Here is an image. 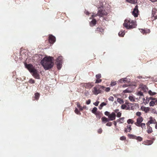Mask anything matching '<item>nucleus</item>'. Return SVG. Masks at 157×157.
Here are the masks:
<instances>
[{"label":"nucleus","instance_id":"nucleus-7","mask_svg":"<svg viewBox=\"0 0 157 157\" xmlns=\"http://www.w3.org/2000/svg\"><path fill=\"white\" fill-rule=\"evenodd\" d=\"M48 41L51 44H53L56 41V37L52 35H50L48 37Z\"/></svg>","mask_w":157,"mask_h":157},{"label":"nucleus","instance_id":"nucleus-57","mask_svg":"<svg viewBox=\"0 0 157 157\" xmlns=\"http://www.w3.org/2000/svg\"><path fill=\"white\" fill-rule=\"evenodd\" d=\"M91 102L90 100L89 99L86 101V104L87 105H89L90 104Z\"/></svg>","mask_w":157,"mask_h":157},{"label":"nucleus","instance_id":"nucleus-23","mask_svg":"<svg viewBox=\"0 0 157 157\" xmlns=\"http://www.w3.org/2000/svg\"><path fill=\"white\" fill-rule=\"evenodd\" d=\"M147 132L148 133L150 134L152 133L153 132L152 128L151 127H147Z\"/></svg>","mask_w":157,"mask_h":157},{"label":"nucleus","instance_id":"nucleus-44","mask_svg":"<svg viewBox=\"0 0 157 157\" xmlns=\"http://www.w3.org/2000/svg\"><path fill=\"white\" fill-rule=\"evenodd\" d=\"M124 83H128L130 81V80L129 79H128L126 78H124Z\"/></svg>","mask_w":157,"mask_h":157},{"label":"nucleus","instance_id":"nucleus-19","mask_svg":"<svg viewBox=\"0 0 157 157\" xmlns=\"http://www.w3.org/2000/svg\"><path fill=\"white\" fill-rule=\"evenodd\" d=\"M150 120L148 121L151 124H155L156 123L155 120L152 117H151L149 118Z\"/></svg>","mask_w":157,"mask_h":157},{"label":"nucleus","instance_id":"nucleus-31","mask_svg":"<svg viewBox=\"0 0 157 157\" xmlns=\"http://www.w3.org/2000/svg\"><path fill=\"white\" fill-rule=\"evenodd\" d=\"M107 105V103L105 102H102L100 105V106L99 107V109H102V108L103 106L105 105Z\"/></svg>","mask_w":157,"mask_h":157},{"label":"nucleus","instance_id":"nucleus-64","mask_svg":"<svg viewBox=\"0 0 157 157\" xmlns=\"http://www.w3.org/2000/svg\"><path fill=\"white\" fill-rule=\"evenodd\" d=\"M82 110H83L84 109H86V106H83L82 107Z\"/></svg>","mask_w":157,"mask_h":157},{"label":"nucleus","instance_id":"nucleus-46","mask_svg":"<svg viewBox=\"0 0 157 157\" xmlns=\"http://www.w3.org/2000/svg\"><path fill=\"white\" fill-rule=\"evenodd\" d=\"M150 110V108L149 107H145L144 111L145 113H147Z\"/></svg>","mask_w":157,"mask_h":157},{"label":"nucleus","instance_id":"nucleus-13","mask_svg":"<svg viewBox=\"0 0 157 157\" xmlns=\"http://www.w3.org/2000/svg\"><path fill=\"white\" fill-rule=\"evenodd\" d=\"M152 15L154 17V19L157 18V10L155 9H153L152 11Z\"/></svg>","mask_w":157,"mask_h":157},{"label":"nucleus","instance_id":"nucleus-42","mask_svg":"<svg viewBox=\"0 0 157 157\" xmlns=\"http://www.w3.org/2000/svg\"><path fill=\"white\" fill-rule=\"evenodd\" d=\"M96 79H98L100 78L101 77V75L100 74H98L96 75Z\"/></svg>","mask_w":157,"mask_h":157},{"label":"nucleus","instance_id":"nucleus-45","mask_svg":"<svg viewBox=\"0 0 157 157\" xmlns=\"http://www.w3.org/2000/svg\"><path fill=\"white\" fill-rule=\"evenodd\" d=\"M103 90H104L106 92H109L110 90V88L109 87H105L104 88Z\"/></svg>","mask_w":157,"mask_h":157},{"label":"nucleus","instance_id":"nucleus-25","mask_svg":"<svg viewBox=\"0 0 157 157\" xmlns=\"http://www.w3.org/2000/svg\"><path fill=\"white\" fill-rule=\"evenodd\" d=\"M130 88L128 87L126 89L124 90L123 91V93L124 94L126 93H129L131 92V91L130 90Z\"/></svg>","mask_w":157,"mask_h":157},{"label":"nucleus","instance_id":"nucleus-47","mask_svg":"<svg viewBox=\"0 0 157 157\" xmlns=\"http://www.w3.org/2000/svg\"><path fill=\"white\" fill-rule=\"evenodd\" d=\"M137 95L139 96H143V92L141 90V91H139L137 93Z\"/></svg>","mask_w":157,"mask_h":157},{"label":"nucleus","instance_id":"nucleus-37","mask_svg":"<svg viewBox=\"0 0 157 157\" xmlns=\"http://www.w3.org/2000/svg\"><path fill=\"white\" fill-rule=\"evenodd\" d=\"M77 106L79 109L80 110L82 111V106L80 105V104L79 102L77 103Z\"/></svg>","mask_w":157,"mask_h":157},{"label":"nucleus","instance_id":"nucleus-35","mask_svg":"<svg viewBox=\"0 0 157 157\" xmlns=\"http://www.w3.org/2000/svg\"><path fill=\"white\" fill-rule=\"evenodd\" d=\"M75 112L77 114L79 115L81 114V113H80V111L77 108H75Z\"/></svg>","mask_w":157,"mask_h":157},{"label":"nucleus","instance_id":"nucleus-27","mask_svg":"<svg viewBox=\"0 0 157 157\" xmlns=\"http://www.w3.org/2000/svg\"><path fill=\"white\" fill-rule=\"evenodd\" d=\"M147 88L145 86H144L141 88V91L143 92H145L147 91Z\"/></svg>","mask_w":157,"mask_h":157},{"label":"nucleus","instance_id":"nucleus-53","mask_svg":"<svg viewBox=\"0 0 157 157\" xmlns=\"http://www.w3.org/2000/svg\"><path fill=\"white\" fill-rule=\"evenodd\" d=\"M109 101H114V98L112 96H110L109 98Z\"/></svg>","mask_w":157,"mask_h":157},{"label":"nucleus","instance_id":"nucleus-61","mask_svg":"<svg viewBox=\"0 0 157 157\" xmlns=\"http://www.w3.org/2000/svg\"><path fill=\"white\" fill-rule=\"evenodd\" d=\"M85 13L87 15H89L90 14V13H89V12L86 10L85 11Z\"/></svg>","mask_w":157,"mask_h":157},{"label":"nucleus","instance_id":"nucleus-48","mask_svg":"<svg viewBox=\"0 0 157 157\" xmlns=\"http://www.w3.org/2000/svg\"><path fill=\"white\" fill-rule=\"evenodd\" d=\"M126 139V137L124 136H122L120 137V140H124Z\"/></svg>","mask_w":157,"mask_h":157},{"label":"nucleus","instance_id":"nucleus-63","mask_svg":"<svg viewBox=\"0 0 157 157\" xmlns=\"http://www.w3.org/2000/svg\"><path fill=\"white\" fill-rule=\"evenodd\" d=\"M151 124L149 122V121H148V122L146 123V125H147V127H149V126H149L150 124Z\"/></svg>","mask_w":157,"mask_h":157},{"label":"nucleus","instance_id":"nucleus-3","mask_svg":"<svg viewBox=\"0 0 157 157\" xmlns=\"http://www.w3.org/2000/svg\"><path fill=\"white\" fill-rule=\"evenodd\" d=\"M105 88V87L104 86H101L99 85H97L94 87L92 92L94 94L97 95L101 92V91L100 89L101 88L104 89Z\"/></svg>","mask_w":157,"mask_h":157},{"label":"nucleus","instance_id":"nucleus-6","mask_svg":"<svg viewBox=\"0 0 157 157\" xmlns=\"http://www.w3.org/2000/svg\"><path fill=\"white\" fill-rule=\"evenodd\" d=\"M25 66L30 71V73H32L33 71L35 69L33 67V65L31 64H27L25 63Z\"/></svg>","mask_w":157,"mask_h":157},{"label":"nucleus","instance_id":"nucleus-38","mask_svg":"<svg viewBox=\"0 0 157 157\" xmlns=\"http://www.w3.org/2000/svg\"><path fill=\"white\" fill-rule=\"evenodd\" d=\"M125 34L124 32L120 31L118 33L119 36H123Z\"/></svg>","mask_w":157,"mask_h":157},{"label":"nucleus","instance_id":"nucleus-11","mask_svg":"<svg viewBox=\"0 0 157 157\" xmlns=\"http://www.w3.org/2000/svg\"><path fill=\"white\" fill-rule=\"evenodd\" d=\"M98 16L102 17L104 15H106V12L100 8V9L98 10Z\"/></svg>","mask_w":157,"mask_h":157},{"label":"nucleus","instance_id":"nucleus-5","mask_svg":"<svg viewBox=\"0 0 157 157\" xmlns=\"http://www.w3.org/2000/svg\"><path fill=\"white\" fill-rule=\"evenodd\" d=\"M138 6L136 5L132 11V14L135 17H137L138 16L139 13V10H138Z\"/></svg>","mask_w":157,"mask_h":157},{"label":"nucleus","instance_id":"nucleus-30","mask_svg":"<svg viewBox=\"0 0 157 157\" xmlns=\"http://www.w3.org/2000/svg\"><path fill=\"white\" fill-rule=\"evenodd\" d=\"M146 125L144 123H141L140 124L139 126H137L138 127H141L142 128H146Z\"/></svg>","mask_w":157,"mask_h":157},{"label":"nucleus","instance_id":"nucleus-54","mask_svg":"<svg viewBox=\"0 0 157 157\" xmlns=\"http://www.w3.org/2000/svg\"><path fill=\"white\" fill-rule=\"evenodd\" d=\"M105 113V114L106 115V116H108V117H109V115H110V113L108 111H105V113Z\"/></svg>","mask_w":157,"mask_h":157},{"label":"nucleus","instance_id":"nucleus-1","mask_svg":"<svg viewBox=\"0 0 157 157\" xmlns=\"http://www.w3.org/2000/svg\"><path fill=\"white\" fill-rule=\"evenodd\" d=\"M52 59V58L50 57H45L41 61V63L45 70H49L53 67L54 63Z\"/></svg>","mask_w":157,"mask_h":157},{"label":"nucleus","instance_id":"nucleus-14","mask_svg":"<svg viewBox=\"0 0 157 157\" xmlns=\"http://www.w3.org/2000/svg\"><path fill=\"white\" fill-rule=\"evenodd\" d=\"M140 32L143 34H146L147 33H149L150 32V30L149 29H140Z\"/></svg>","mask_w":157,"mask_h":157},{"label":"nucleus","instance_id":"nucleus-34","mask_svg":"<svg viewBox=\"0 0 157 157\" xmlns=\"http://www.w3.org/2000/svg\"><path fill=\"white\" fill-rule=\"evenodd\" d=\"M129 100L133 102L135 101L134 97L132 96H130L129 97Z\"/></svg>","mask_w":157,"mask_h":157},{"label":"nucleus","instance_id":"nucleus-21","mask_svg":"<svg viewBox=\"0 0 157 157\" xmlns=\"http://www.w3.org/2000/svg\"><path fill=\"white\" fill-rule=\"evenodd\" d=\"M153 100L151 101L149 103V105L150 106H153L155 105H156L155 99H153Z\"/></svg>","mask_w":157,"mask_h":157},{"label":"nucleus","instance_id":"nucleus-50","mask_svg":"<svg viewBox=\"0 0 157 157\" xmlns=\"http://www.w3.org/2000/svg\"><path fill=\"white\" fill-rule=\"evenodd\" d=\"M121 113L120 112H118L117 113V116L118 117H121Z\"/></svg>","mask_w":157,"mask_h":157},{"label":"nucleus","instance_id":"nucleus-9","mask_svg":"<svg viewBox=\"0 0 157 157\" xmlns=\"http://www.w3.org/2000/svg\"><path fill=\"white\" fill-rule=\"evenodd\" d=\"M143 119L142 117H139L136 119V122L135 123V124L137 126H139L140 124L142 123Z\"/></svg>","mask_w":157,"mask_h":157},{"label":"nucleus","instance_id":"nucleus-4","mask_svg":"<svg viewBox=\"0 0 157 157\" xmlns=\"http://www.w3.org/2000/svg\"><path fill=\"white\" fill-rule=\"evenodd\" d=\"M62 62V56L59 57L56 59V64L57 65V68L59 69L61 67Z\"/></svg>","mask_w":157,"mask_h":157},{"label":"nucleus","instance_id":"nucleus-52","mask_svg":"<svg viewBox=\"0 0 157 157\" xmlns=\"http://www.w3.org/2000/svg\"><path fill=\"white\" fill-rule=\"evenodd\" d=\"M29 82L30 83H34L35 82V81L32 79H30L29 80Z\"/></svg>","mask_w":157,"mask_h":157},{"label":"nucleus","instance_id":"nucleus-55","mask_svg":"<svg viewBox=\"0 0 157 157\" xmlns=\"http://www.w3.org/2000/svg\"><path fill=\"white\" fill-rule=\"evenodd\" d=\"M112 125V123L111 122H109L108 123H107L106 125L107 126H111Z\"/></svg>","mask_w":157,"mask_h":157},{"label":"nucleus","instance_id":"nucleus-60","mask_svg":"<svg viewBox=\"0 0 157 157\" xmlns=\"http://www.w3.org/2000/svg\"><path fill=\"white\" fill-rule=\"evenodd\" d=\"M146 107H144V106H142L141 107V110H142V111H144V110H145V108Z\"/></svg>","mask_w":157,"mask_h":157},{"label":"nucleus","instance_id":"nucleus-41","mask_svg":"<svg viewBox=\"0 0 157 157\" xmlns=\"http://www.w3.org/2000/svg\"><path fill=\"white\" fill-rule=\"evenodd\" d=\"M102 81L101 79L99 78L98 79H97L95 82V83H98L101 82Z\"/></svg>","mask_w":157,"mask_h":157},{"label":"nucleus","instance_id":"nucleus-15","mask_svg":"<svg viewBox=\"0 0 157 157\" xmlns=\"http://www.w3.org/2000/svg\"><path fill=\"white\" fill-rule=\"evenodd\" d=\"M132 130L131 126L130 125H127L124 128V132H130Z\"/></svg>","mask_w":157,"mask_h":157},{"label":"nucleus","instance_id":"nucleus-56","mask_svg":"<svg viewBox=\"0 0 157 157\" xmlns=\"http://www.w3.org/2000/svg\"><path fill=\"white\" fill-rule=\"evenodd\" d=\"M102 129L101 128H100L98 130V133L101 134L102 133Z\"/></svg>","mask_w":157,"mask_h":157},{"label":"nucleus","instance_id":"nucleus-39","mask_svg":"<svg viewBox=\"0 0 157 157\" xmlns=\"http://www.w3.org/2000/svg\"><path fill=\"white\" fill-rule=\"evenodd\" d=\"M40 94L38 93H36L35 94V97L36 99L38 100Z\"/></svg>","mask_w":157,"mask_h":157},{"label":"nucleus","instance_id":"nucleus-10","mask_svg":"<svg viewBox=\"0 0 157 157\" xmlns=\"http://www.w3.org/2000/svg\"><path fill=\"white\" fill-rule=\"evenodd\" d=\"M129 136L130 138L136 139L138 141H141L143 140L142 138L140 136H137L132 134L129 135Z\"/></svg>","mask_w":157,"mask_h":157},{"label":"nucleus","instance_id":"nucleus-36","mask_svg":"<svg viewBox=\"0 0 157 157\" xmlns=\"http://www.w3.org/2000/svg\"><path fill=\"white\" fill-rule=\"evenodd\" d=\"M127 122L128 124H133L134 123V121L132 119H129L127 121Z\"/></svg>","mask_w":157,"mask_h":157},{"label":"nucleus","instance_id":"nucleus-58","mask_svg":"<svg viewBox=\"0 0 157 157\" xmlns=\"http://www.w3.org/2000/svg\"><path fill=\"white\" fill-rule=\"evenodd\" d=\"M99 103V102L98 101H96V102L94 103V104L96 106H97L98 105Z\"/></svg>","mask_w":157,"mask_h":157},{"label":"nucleus","instance_id":"nucleus-59","mask_svg":"<svg viewBox=\"0 0 157 157\" xmlns=\"http://www.w3.org/2000/svg\"><path fill=\"white\" fill-rule=\"evenodd\" d=\"M97 15H98V13L97 14H93L92 15V18H94V17H96V16H97Z\"/></svg>","mask_w":157,"mask_h":157},{"label":"nucleus","instance_id":"nucleus-20","mask_svg":"<svg viewBox=\"0 0 157 157\" xmlns=\"http://www.w3.org/2000/svg\"><path fill=\"white\" fill-rule=\"evenodd\" d=\"M102 121L104 123H105L106 122H109V120L106 117H104L101 118Z\"/></svg>","mask_w":157,"mask_h":157},{"label":"nucleus","instance_id":"nucleus-16","mask_svg":"<svg viewBox=\"0 0 157 157\" xmlns=\"http://www.w3.org/2000/svg\"><path fill=\"white\" fill-rule=\"evenodd\" d=\"M153 143V141L151 140H147L143 142L142 144L145 145H150L151 144Z\"/></svg>","mask_w":157,"mask_h":157},{"label":"nucleus","instance_id":"nucleus-18","mask_svg":"<svg viewBox=\"0 0 157 157\" xmlns=\"http://www.w3.org/2000/svg\"><path fill=\"white\" fill-rule=\"evenodd\" d=\"M104 31V29H102L101 28H99L98 27L95 30V32L96 33H98L101 32V33H102Z\"/></svg>","mask_w":157,"mask_h":157},{"label":"nucleus","instance_id":"nucleus-51","mask_svg":"<svg viewBox=\"0 0 157 157\" xmlns=\"http://www.w3.org/2000/svg\"><path fill=\"white\" fill-rule=\"evenodd\" d=\"M124 78H122L120 79V80H119L118 81L120 83H124Z\"/></svg>","mask_w":157,"mask_h":157},{"label":"nucleus","instance_id":"nucleus-62","mask_svg":"<svg viewBox=\"0 0 157 157\" xmlns=\"http://www.w3.org/2000/svg\"><path fill=\"white\" fill-rule=\"evenodd\" d=\"M114 112L115 113H118L119 112V110L118 109H115V110H114Z\"/></svg>","mask_w":157,"mask_h":157},{"label":"nucleus","instance_id":"nucleus-49","mask_svg":"<svg viewBox=\"0 0 157 157\" xmlns=\"http://www.w3.org/2000/svg\"><path fill=\"white\" fill-rule=\"evenodd\" d=\"M136 115L137 116H138L139 117H141V113L140 112H138L136 113Z\"/></svg>","mask_w":157,"mask_h":157},{"label":"nucleus","instance_id":"nucleus-26","mask_svg":"<svg viewBox=\"0 0 157 157\" xmlns=\"http://www.w3.org/2000/svg\"><path fill=\"white\" fill-rule=\"evenodd\" d=\"M126 1L127 2L132 4H135L137 2V0H126Z\"/></svg>","mask_w":157,"mask_h":157},{"label":"nucleus","instance_id":"nucleus-17","mask_svg":"<svg viewBox=\"0 0 157 157\" xmlns=\"http://www.w3.org/2000/svg\"><path fill=\"white\" fill-rule=\"evenodd\" d=\"M84 86L86 88L90 89L93 86V85H92L91 83L89 82L84 83Z\"/></svg>","mask_w":157,"mask_h":157},{"label":"nucleus","instance_id":"nucleus-33","mask_svg":"<svg viewBox=\"0 0 157 157\" xmlns=\"http://www.w3.org/2000/svg\"><path fill=\"white\" fill-rule=\"evenodd\" d=\"M117 101L120 104H123L124 102L123 100L120 98H118L117 99Z\"/></svg>","mask_w":157,"mask_h":157},{"label":"nucleus","instance_id":"nucleus-2","mask_svg":"<svg viewBox=\"0 0 157 157\" xmlns=\"http://www.w3.org/2000/svg\"><path fill=\"white\" fill-rule=\"evenodd\" d=\"M123 26L127 29L135 28L137 25L136 21L131 20L130 19H126L123 24Z\"/></svg>","mask_w":157,"mask_h":157},{"label":"nucleus","instance_id":"nucleus-32","mask_svg":"<svg viewBox=\"0 0 157 157\" xmlns=\"http://www.w3.org/2000/svg\"><path fill=\"white\" fill-rule=\"evenodd\" d=\"M97 108L96 107H94L92 109V112L95 114L96 113H97Z\"/></svg>","mask_w":157,"mask_h":157},{"label":"nucleus","instance_id":"nucleus-40","mask_svg":"<svg viewBox=\"0 0 157 157\" xmlns=\"http://www.w3.org/2000/svg\"><path fill=\"white\" fill-rule=\"evenodd\" d=\"M148 93L150 95H154L156 94V93L154 92H152L151 90L148 91Z\"/></svg>","mask_w":157,"mask_h":157},{"label":"nucleus","instance_id":"nucleus-12","mask_svg":"<svg viewBox=\"0 0 157 157\" xmlns=\"http://www.w3.org/2000/svg\"><path fill=\"white\" fill-rule=\"evenodd\" d=\"M116 114L114 112H113L109 116V120L113 121L115 119Z\"/></svg>","mask_w":157,"mask_h":157},{"label":"nucleus","instance_id":"nucleus-43","mask_svg":"<svg viewBox=\"0 0 157 157\" xmlns=\"http://www.w3.org/2000/svg\"><path fill=\"white\" fill-rule=\"evenodd\" d=\"M117 83V81L112 82L110 84V86H113L115 85H116Z\"/></svg>","mask_w":157,"mask_h":157},{"label":"nucleus","instance_id":"nucleus-8","mask_svg":"<svg viewBox=\"0 0 157 157\" xmlns=\"http://www.w3.org/2000/svg\"><path fill=\"white\" fill-rule=\"evenodd\" d=\"M33 74V75L36 79L40 78L39 74L38 73V71L35 69L33 72L31 73Z\"/></svg>","mask_w":157,"mask_h":157},{"label":"nucleus","instance_id":"nucleus-29","mask_svg":"<svg viewBox=\"0 0 157 157\" xmlns=\"http://www.w3.org/2000/svg\"><path fill=\"white\" fill-rule=\"evenodd\" d=\"M121 108L122 109H128V107L125 104H124L121 105Z\"/></svg>","mask_w":157,"mask_h":157},{"label":"nucleus","instance_id":"nucleus-22","mask_svg":"<svg viewBox=\"0 0 157 157\" xmlns=\"http://www.w3.org/2000/svg\"><path fill=\"white\" fill-rule=\"evenodd\" d=\"M124 117L120 118L119 119L117 120V122H118L120 123H123L124 122Z\"/></svg>","mask_w":157,"mask_h":157},{"label":"nucleus","instance_id":"nucleus-24","mask_svg":"<svg viewBox=\"0 0 157 157\" xmlns=\"http://www.w3.org/2000/svg\"><path fill=\"white\" fill-rule=\"evenodd\" d=\"M96 21L95 19H93L90 23V25L91 26H93L96 25Z\"/></svg>","mask_w":157,"mask_h":157},{"label":"nucleus","instance_id":"nucleus-28","mask_svg":"<svg viewBox=\"0 0 157 157\" xmlns=\"http://www.w3.org/2000/svg\"><path fill=\"white\" fill-rule=\"evenodd\" d=\"M97 116V117H98L99 119H100L101 117V113L99 111L97 112V113H96L95 114Z\"/></svg>","mask_w":157,"mask_h":157}]
</instances>
